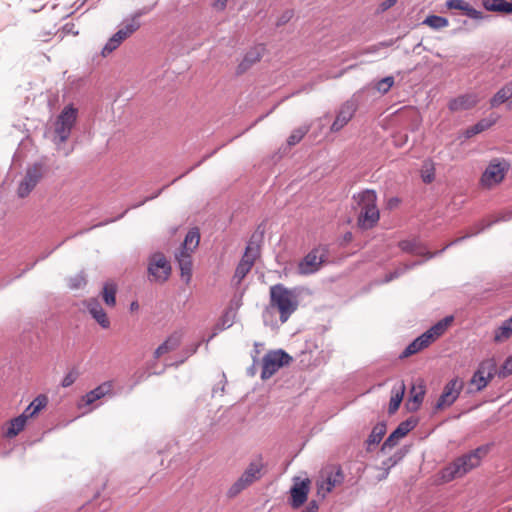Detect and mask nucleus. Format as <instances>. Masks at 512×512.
Wrapping results in <instances>:
<instances>
[{"mask_svg":"<svg viewBox=\"0 0 512 512\" xmlns=\"http://www.w3.org/2000/svg\"><path fill=\"white\" fill-rule=\"evenodd\" d=\"M447 19L441 16L431 15L428 16L424 21L423 24L427 25L433 29H440L444 28L447 25Z\"/></svg>","mask_w":512,"mask_h":512,"instance_id":"nucleus-38","label":"nucleus"},{"mask_svg":"<svg viewBox=\"0 0 512 512\" xmlns=\"http://www.w3.org/2000/svg\"><path fill=\"white\" fill-rule=\"evenodd\" d=\"M448 328V317H444L437 324L432 326L429 330L411 342L406 349L402 352L401 357L406 358L416 354L428 347L431 343L437 340L445 333Z\"/></svg>","mask_w":512,"mask_h":512,"instance_id":"nucleus-4","label":"nucleus"},{"mask_svg":"<svg viewBox=\"0 0 512 512\" xmlns=\"http://www.w3.org/2000/svg\"><path fill=\"white\" fill-rule=\"evenodd\" d=\"M415 426H416V421L412 418L401 422L398 425V427L384 441V443L381 447V450L385 451L386 449H391V448L395 447L398 444V442L402 438H404Z\"/></svg>","mask_w":512,"mask_h":512,"instance_id":"nucleus-17","label":"nucleus"},{"mask_svg":"<svg viewBox=\"0 0 512 512\" xmlns=\"http://www.w3.org/2000/svg\"><path fill=\"white\" fill-rule=\"evenodd\" d=\"M149 273L158 281H166L170 275L171 267L163 254H154L150 260Z\"/></svg>","mask_w":512,"mask_h":512,"instance_id":"nucleus-16","label":"nucleus"},{"mask_svg":"<svg viewBox=\"0 0 512 512\" xmlns=\"http://www.w3.org/2000/svg\"><path fill=\"white\" fill-rule=\"evenodd\" d=\"M182 341V333L180 331H175L171 333L165 341L160 344L154 351L153 356L155 359H159L165 354H168L174 350H176Z\"/></svg>","mask_w":512,"mask_h":512,"instance_id":"nucleus-21","label":"nucleus"},{"mask_svg":"<svg viewBox=\"0 0 512 512\" xmlns=\"http://www.w3.org/2000/svg\"><path fill=\"white\" fill-rule=\"evenodd\" d=\"M192 254L193 252L179 250L175 257L181 271V277L188 284L192 277Z\"/></svg>","mask_w":512,"mask_h":512,"instance_id":"nucleus-22","label":"nucleus"},{"mask_svg":"<svg viewBox=\"0 0 512 512\" xmlns=\"http://www.w3.org/2000/svg\"><path fill=\"white\" fill-rule=\"evenodd\" d=\"M269 295L270 307L279 313L282 323L287 322L290 316L298 309L299 300L297 293L283 284H275L270 287Z\"/></svg>","mask_w":512,"mask_h":512,"instance_id":"nucleus-1","label":"nucleus"},{"mask_svg":"<svg viewBox=\"0 0 512 512\" xmlns=\"http://www.w3.org/2000/svg\"><path fill=\"white\" fill-rule=\"evenodd\" d=\"M509 319L512 320V316Z\"/></svg>","mask_w":512,"mask_h":512,"instance_id":"nucleus-58","label":"nucleus"},{"mask_svg":"<svg viewBox=\"0 0 512 512\" xmlns=\"http://www.w3.org/2000/svg\"><path fill=\"white\" fill-rule=\"evenodd\" d=\"M258 256L259 251L257 248L247 246L245 253L238 263L233 276V279L236 281L237 285L240 284L246 275L251 271Z\"/></svg>","mask_w":512,"mask_h":512,"instance_id":"nucleus-13","label":"nucleus"},{"mask_svg":"<svg viewBox=\"0 0 512 512\" xmlns=\"http://www.w3.org/2000/svg\"><path fill=\"white\" fill-rule=\"evenodd\" d=\"M448 397V385H445L442 394L437 402L436 409L444 408L446 404V398Z\"/></svg>","mask_w":512,"mask_h":512,"instance_id":"nucleus-46","label":"nucleus"},{"mask_svg":"<svg viewBox=\"0 0 512 512\" xmlns=\"http://www.w3.org/2000/svg\"><path fill=\"white\" fill-rule=\"evenodd\" d=\"M400 204V200L399 198L397 197H392L388 200L387 202V208L392 210V209H395L398 207V205Z\"/></svg>","mask_w":512,"mask_h":512,"instance_id":"nucleus-49","label":"nucleus"},{"mask_svg":"<svg viewBox=\"0 0 512 512\" xmlns=\"http://www.w3.org/2000/svg\"><path fill=\"white\" fill-rule=\"evenodd\" d=\"M400 247H401L403 250H406V249H408V243H407V242H401V243H400Z\"/></svg>","mask_w":512,"mask_h":512,"instance_id":"nucleus-55","label":"nucleus"},{"mask_svg":"<svg viewBox=\"0 0 512 512\" xmlns=\"http://www.w3.org/2000/svg\"><path fill=\"white\" fill-rule=\"evenodd\" d=\"M79 372L76 369L70 370L62 379L61 386L64 388L70 387L78 379Z\"/></svg>","mask_w":512,"mask_h":512,"instance_id":"nucleus-43","label":"nucleus"},{"mask_svg":"<svg viewBox=\"0 0 512 512\" xmlns=\"http://www.w3.org/2000/svg\"><path fill=\"white\" fill-rule=\"evenodd\" d=\"M31 411H32V409L30 408V406H28V407L24 410V412H23L21 415H19V417H24V421L27 423V420H28L29 418H32V417H34V416H35L34 414H31Z\"/></svg>","mask_w":512,"mask_h":512,"instance_id":"nucleus-51","label":"nucleus"},{"mask_svg":"<svg viewBox=\"0 0 512 512\" xmlns=\"http://www.w3.org/2000/svg\"><path fill=\"white\" fill-rule=\"evenodd\" d=\"M478 102V97L475 93H466L459 97L450 100L451 110H467L472 108Z\"/></svg>","mask_w":512,"mask_h":512,"instance_id":"nucleus-24","label":"nucleus"},{"mask_svg":"<svg viewBox=\"0 0 512 512\" xmlns=\"http://www.w3.org/2000/svg\"><path fill=\"white\" fill-rule=\"evenodd\" d=\"M113 389L112 381H106L97 386L95 389L89 391L78 402V408L82 409L86 406L93 404L95 401L103 398L105 395L110 394Z\"/></svg>","mask_w":512,"mask_h":512,"instance_id":"nucleus-19","label":"nucleus"},{"mask_svg":"<svg viewBox=\"0 0 512 512\" xmlns=\"http://www.w3.org/2000/svg\"><path fill=\"white\" fill-rule=\"evenodd\" d=\"M496 122L495 118H485L481 119L479 122H477L474 126L475 131L479 134L488 128H490L492 125H494Z\"/></svg>","mask_w":512,"mask_h":512,"instance_id":"nucleus-44","label":"nucleus"},{"mask_svg":"<svg viewBox=\"0 0 512 512\" xmlns=\"http://www.w3.org/2000/svg\"><path fill=\"white\" fill-rule=\"evenodd\" d=\"M496 374L499 378L505 379L512 374V356H509L501 367L497 370Z\"/></svg>","mask_w":512,"mask_h":512,"instance_id":"nucleus-41","label":"nucleus"},{"mask_svg":"<svg viewBox=\"0 0 512 512\" xmlns=\"http://www.w3.org/2000/svg\"><path fill=\"white\" fill-rule=\"evenodd\" d=\"M511 219H512V209L505 210V211L501 212L499 214V216L497 218H495L494 220H483L480 223L481 227L476 231V234L491 227L495 223L507 222V221H510Z\"/></svg>","mask_w":512,"mask_h":512,"instance_id":"nucleus-35","label":"nucleus"},{"mask_svg":"<svg viewBox=\"0 0 512 512\" xmlns=\"http://www.w3.org/2000/svg\"><path fill=\"white\" fill-rule=\"evenodd\" d=\"M43 176V169L41 165H34L30 167L24 179L20 182L17 193L21 198L27 197L30 192L35 188L37 183Z\"/></svg>","mask_w":512,"mask_h":512,"instance_id":"nucleus-14","label":"nucleus"},{"mask_svg":"<svg viewBox=\"0 0 512 512\" xmlns=\"http://www.w3.org/2000/svg\"><path fill=\"white\" fill-rule=\"evenodd\" d=\"M85 284V279L80 276V277H76L75 279L71 280V288H80L82 285Z\"/></svg>","mask_w":512,"mask_h":512,"instance_id":"nucleus-47","label":"nucleus"},{"mask_svg":"<svg viewBox=\"0 0 512 512\" xmlns=\"http://www.w3.org/2000/svg\"><path fill=\"white\" fill-rule=\"evenodd\" d=\"M262 469L263 463L261 459L252 461L241 476L230 486L227 491V496L229 498L236 497L244 489L260 479Z\"/></svg>","mask_w":512,"mask_h":512,"instance_id":"nucleus-6","label":"nucleus"},{"mask_svg":"<svg viewBox=\"0 0 512 512\" xmlns=\"http://www.w3.org/2000/svg\"><path fill=\"white\" fill-rule=\"evenodd\" d=\"M356 106L353 102L347 101L341 105L334 122L331 125L332 132L340 131L353 118Z\"/></svg>","mask_w":512,"mask_h":512,"instance_id":"nucleus-20","label":"nucleus"},{"mask_svg":"<svg viewBox=\"0 0 512 512\" xmlns=\"http://www.w3.org/2000/svg\"><path fill=\"white\" fill-rule=\"evenodd\" d=\"M449 321H450V324L453 322V316L450 315Z\"/></svg>","mask_w":512,"mask_h":512,"instance_id":"nucleus-57","label":"nucleus"},{"mask_svg":"<svg viewBox=\"0 0 512 512\" xmlns=\"http://www.w3.org/2000/svg\"><path fill=\"white\" fill-rule=\"evenodd\" d=\"M309 130V125H304L294 129L287 139V144L289 146H295L304 138V136L309 132Z\"/></svg>","mask_w":512,"mask_h":512,"instance_id":"nucleus-37","label":"nucleus"},{"mask_svg":"<svg viewBox=\"0 0 512 512\" xmlns=\"http://www.w3.org/2000/svg\"><path fill=\"white\" fill-rule=\"evenodd\" d=\"M87 309L89 310L92 317L95 319V321L104 329L109 328L110 326V320L106 314V312L103 310L99 302L95 299H90L87 302Z\"/></svg>","mask_w":512,"mask_h":512,"instance_id":"nucleus-23","label":"nucleus"},{"mask_svg":"<svg viewBox=\"0 0 512 512\" xmlns=\"http://www.w3.org/2000/svg\"><path fill=\"white\" fill-rule=\"evenodd\" d=\"M434 165L431 162H424L421 169V177L425 183H431L434 180Z\"/></svg>","mask_w":512,"mask_h":512,"instance_id":"nucleus-40","label":"nucleus"},{"mask_svg":"<svg viewBox=\"0 0 512 512\" xmlns=\"http://www.w3.org/2000/svg\"><path fill=\"white\" fill-rule=\"evenodd\" d=\"M343 480L344 475L340 467L330 466L322 469L316 481L318 495L324 498L336 486L340 485Z\"/></svg>","mask_w":512,"mask_h":512,"instance_id":"nucleus-7","label":"nucleus"},{"mask_svg":"<svg viewBox=\"0 0 512 512\" xmlns=\"http://www.w3.org/2000/svg\"><path fill=\"white\" fill-rule=\"evenodd\" d=\"M358 206L357 226L362 230H370L377 226L380 211L377 206V194L374 190H364L354 196Z\"/></svg>","mask_w":512,"mask_h":512,"instance_id":"nucleus-2","label":"nucleus"},{"mask_svg":"<svg viewBox=\"0 0 512 512\" xmlns=\"http://www.w3.org/2000/svg\"><path fill=\"white\" fill-rule=\"evenodd\" d=\"M117 286L113 282H106L102 289V298L106 305L114 307L116 304Z\"/></svg>","mask_w":512,"mask_h":512,"instance_id":"nucleus-32","label":"nucleus"},{"mask_svg":"<svg viewBox=\"0 0 512 512\" xmlns=\"http://www.w3.org/2000/svg\"><path fill=\"white\" fill-rule=\"evenodd\" d=\"M489 450V445H483L457 458L452 465L450 464V479L454 477H461L473 468L477 467L482 458L488 454Z\"/></svg>","mask_w":512,"mask_h":512,"instance_id":"nucleus-5","label":"nucleus"},{"mask_svg":"<svg viewBox=\"0 0 512 512\" xmlns=\"http://www.w3.org/2000/svg\"><path fill=\"white\" fill-rule=\"evenodd\" d=\"M394 84V78L392 76L385 77L377 83L378 91L387 93Z\"/></svg>","mask_w":512,"mask_h":512,"instance_id":"nucleus-45","label":"nucleus"},{"mask_svg":"<svg viewBox=\"0 0 512 512\" xmlns=\"http://www.w3.org/2000/svg\"><path fill=\"white\" fill-rule=\"evenodd\" d=\"M124 34L125 33L118 30L112 37H110L102 49V56L106 57L109 54H111L114 50H116L122 44V42L127 39V37L124 36Z\"/></svg>","mask_w":512,"mask_h":512,"instance_id":"nucleus-29","label":"nucleus"},{"mask_svg":"<svg viewBox=\"0 0 512 512\" xmlns=\"http://www.w3.org/2000/svg\"><path fill=\"white\" fill-rule=\"evenodd\" d=\"M512 335V320H505L502 325L495 331L494 340L502 342Z\"/></svg>","mask_w":512,"mask_h":512,"instance_id":"nucleus-36","label":"nucleus"},{"mask_svg":"<svg viewBox=\"0 0 512 512\" xmlns=\"http://www.w3.org/2000/svg\"><path fill=\"white\" fill-rule=\"evenodd\" d=\"M48 403V398L45 395L37 396L30 404V408L32 409L31 414H38L43 408L46 407Z\"/></svg>","mask_w":512,"mask_h":512,"instance_id":"nucleus-39","label":"nucleus"},{"mask_svg":"<svg viewBox=\"0 0 512 512\" xmlns=\"http://www.w3.org/2000/svg\"><path fill=\"white\" fill-rule=\"evenodd\" d=\"M292 360L283 350L269 351L262 360L261 378L263 380L271 378L280 368L286 366Z\"/></svg>","mask_w":512,"mask_h":512,"instance_id":"nucleus-9","label":"nucleus"},{"mask_svg":"<svg viewBox=\"0 0 512 512\" xmlns=\"http://www.w3.org/2000/svg\"><path fill=\"white\" fill-rule=\"evenodd\" d=\"M228 0H218L215 4L216 7H219L220 9H224L226 7Z\"/></svg>","mask_w":512,"mask_h":512,"instance_id":"nucleus-53","label":"nucleus"},{"mask_svg":"<svg viewBox=\"0 0 512 512\" xmlns=\"http://www.w3.org/2000/svg\"><path fill=\"white\" fill-rule=\"evenodd\" d=\"M397 0H385L382 2L381 4V9L383 11L391 8L392 6H394L396 4Z\"/></svg>","mask_w":512,"mask_h":512,"instance_id":"nucleus-50","label":"nucleus"},{"mask_svg":"<svg viewBox=\"0 0 512 512\" xmlns=\"http://www.w3.org/2000/svg\"><path fill=\"white\" fill-rule=\"evenodd\" d=\"M425 395V388L420 384H415L411 387L410 396L406 402L407 409L410 411H416L419 409Z\"/></svg>","mask_w":512,"mask_h":512,"instance_id":"nucleus-26","label":"nucleus"},{"mask_svg":"<svg viewBox=\"0 0 512 512\" xmlns=\"http://www.w3.org/2000/svg\"><path fill=\"white\" fill-rule=\"evenodd\" d=\"M266 51V48L264 45L259 44L252 48H250L244 55L241 62L238 64L236 73L238 75L244 74L247 72L252 66H254L256 63H258L264 53Z\"/></svg>","mask_w":512,"mask_h":512,"instance_id":"nucleus-18","label":"nucleus"},{"mask_svg":"<svg viewBox=\"0 0 512 512\" xmlns=\"http://www.w3.org/2000/svg\"><path fill=\"white\" fill-rule=\"evenodd\" d=\"M507 172V165L500 162H491L481 177V183L483 186L492 187L499 184L505 177Z\"/></svg>","mask_w":512,"mask_h":512,"instance_id":"nucleus-15","label":"nucleus"},{"mask_svg":"<svg viewBox=\"0 0 512 512\" xmlns=\"http://www.w3.org/2000/svg\"><path fill=\"white\" fill-rule=\"evenodd\" d=\"M459 16H466L476 21L484 19L483 12L476 10L468 1L450 0V23L459 22Z\"/></svg>","mask_w":512,"mask_h":512,"instance_id":"nucleus-11","label":"nucleus"},{"mask_svg":"<svg viewBox=\"0 0 512 512\" xmlns=\"http://www.w3.org/2000/svg\"><path fill=\"white\" fill-rule=\"evenodd\" d=\"M507 106L509 109L512 110V96L510 97V99L507 101Z\"/></svg>","mask_w":512,"mask_h":512,"instance_id":"nucleus-56","label":"nucleus"},{"mask_svg":"<svg viewBox=\"0 0 512 512\" xmlns=\"http://www.w3.org/2000/svg\"><path fill=\"white\" fill-rule=\"evenodd\" d=\"M352 238H353V236H352V233H351V232H347V233L345 234V236H344V240H345L346 242L351 241V240H352Z\"/></svg>","mask_w":512,"mask_h":512,"instance_id":"nucleus-54","label":"nucleus"},{"mask_svg":"<svg viewBox=\"0 0 512 512\" xmlns=\"http://www.w3.org/2000/svg\"><path fill=\"white\" fill-rule=\"evenodd\" d=\"M142 15L143 12H136L129 21L125 22L124 26L121 29H119L120 31L125 33L124 36L129 38L134 32H136L140 28L138 18Z\"/></svg>","mask_w":512,"mask_h":512,"instance_id":"nucleus-34","label":"nucleus"},{"mask_svg":"<svg viewBox=\"0 0 512 512\" xmlns=\"http://www.w3.org/2000/svg\"><path fill=\"white\" fill-rule=\"evenodd\" d=\"M26 424L27 423L24 421V417L18 416L13 418L12 420L9 421L8 427L4 432V436L6 438L16 437L21 431L24 430Z\"/></svg>","mask_w":512,"mask_h":512,"instance_id":"nucleus-30","label":"nucleus"},{"mask_svg":"<svg viewBox=\"0 0 512 512\" xmlns=\"http://www.w3.org/2000/svg\"><path fill=\"white\" fill-rule=\"evenodd\" d=\"M78 110L72 104L63 108L54 122L53 142L56 145L65 143L70 137L77 120Z\"/></svg>","mask_w":512,"mask_h":512,"instance_id":"nucleus-3","label":"nucleus"},{"mask_svg":"<svg viewBox=\"0 0 512 512\" xmlns=\"http://www.w3.org/2000/svg\"><path fill=\"white\" fill-rule=\"evenodd\" d=\"M462 389V382L454 379L450 380V405L458 398L460 390Z\"/></svg>","mask_w":512,"mask_h":512,"instance_id":"nucleus-42","label":"nucleus"},{"mask_svg":"<svg viewBox=\"0 0 512 512\" xmlns=\"http://www.w3.org/2000/svg\"><path fill=\"white\" fill-rule=\"evenodd\" d=\"M310 487L311 480L309 478L301 479L300 477H295L293 479L289 499L292 508L298 509L307 501Z\"/></svg>","mask_w":512,"mask_h":512,"instance_id":"nucleus-12","label":"nucleus"},{"mask_svg":"<svg viewBox=\"0 0 512 512\" xmlns=\"http://www.w3.org/2000/svg\"><path fill=\"white\" fill-rule=\"evenodd\" d=\"M496 372L497 364L494 359L482 361L470 380L471 386H474L476 391H481L496 375Z\"/></svg>","mask_w":512,"mask_h":512,"instance_id":"nucleus-10","label":"nucleus"},{"mask_svg":"<svg viewBox=\"0 0 512 512\" xmlns=\"http://www.w3.org/2000/svg\"><path fill=\"white\" fill-rule=\"evenodd\" d=\"M476 134H478V133L475 131L474 126H471L465 130L464 137L471 138V137L475 136Z\"/></svg>","mask_w":512,"mask_h":512,"instance_id":"nucleus-52","label":"nucleus"},{"mask_svg":"<svg viewBox=\"0 0 512 512\" xmlns=\"http://www.w3.org/2000/svg\"><path fill=\"white\" fill-rule=\"evenodd\" d=\"M200 243V231L197 227H194L188 231L185 236L184 242L181 246V250L194 252Z\"/></svg>","mask_w":512,"mask_h":512,"instance_id":"nucleus-28","label":"nucleus"},{"mask_svg":"<svg viewBox=\"0 0 512 512\" xmlns=\"http://www.w3.org/2000/svg\"><path fill=\"white\" fill-rule=\"evenodd\" d=\"M406 386L404 381H399L395 384L391 391V398L388 406L389 414H394L400 407L405 394Z\"/></svg>","mask_w":512,"mask_h":512,"instance_id":"nucleus-25","label":"nucleus"},{"mask_svg":"<svg viewBox=\"0 0 512 512\" xmlns=\"http://www.w3.org/2000/svg\"><path fill=\"white\" fill-rule=\"evenodd\" d=\"M385 434H386V425H385V423H377L373 427V429H372V431H371V433H370V435H369V437H368V439L366 441L367 446H368V450H370L371 446L379 444Z\"/></svg>","mask_w":512,"mask_h":512,"instance_id":"nucleus-31","label":"nucleus"},{"mask_svg":"<svg viewBox=\"0 0 512 512\" xmlns=\"http://www.w3.org/2000/svg\"><path fill=\"white\" fill-rule=\"evenodd\" d=\"M319 506L315 500L309 502L308 506L302 512H318Z\"/></svg>","mask_w":512,"mask_h":512,"instance_id":"nucleus-48","label":"nucleus"},{"mask_svg":"<svg viewBox=\"0 0 512 512\" xmlns=\"http://www.w3.org/2000/svg\"><path fill=\"white\" fill-rule=\"evenodd\" d=\"M512 96V87L510 85H506L501 88L490 100L491 107L495 108L500 104L507 102Z\"/></svg>","mask_w":512,"mask_h":512,"instance_id":"nucleus-33","label":"nucleus"},{"mask_svg":"<svg viewBox=\"0 0 512 512\" xmlns=\"http://www.w3.org/2000/svg\"><path fill=\"white\" fill-rule=\"evenodd\" d=\"M328 250L325 246L313 248L298 264V273L300 275H310L320 270L326 261Z\"/></svg>","mask_w":512,"mask_h":512,"instance_id":"nucleus-8","label":"nucleus"},{"mask_svg":"<svg viewBox=\"0 0 512 512\" xmlns=\"http://www.w3.org/2000/svg\"><path fill=\"white\" fill-rule=\"evenodd\" d=\"M483 6L488 11L512 13V0H483Z\"/></svg>","mask_w":512,"mask_h":512,"instance_id":"nucleus-27","label":"nucleus"}]
</instances>
